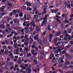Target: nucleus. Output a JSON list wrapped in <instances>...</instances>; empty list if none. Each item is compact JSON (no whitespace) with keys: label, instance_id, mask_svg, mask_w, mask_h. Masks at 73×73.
Instances as JSON below:
<instances>
[{"label":"nucleus","instance_id":"f257e3e1","mask_svg":"<svg viewBox=\"0 0 73 73\" xmlns=\"http://www.w3.org/2000/svg\"><path fill=\"white\" fill-rule=\"evenodd\" d=\"M48 7V5H44V8L43 9V12H42V14L44 15V14L46 13V10H47V7Z\"/></svg>","mask_w":73,"mask_h":73},{"label":"nucleus","instance_id":"f03ea898","mask_svg":"<svg viewBox=\"0 0 73 73\" xmlns=\"http://www.w3.org/2000/svg\"><path fill=\"white\" fill-rule=\"evenodd\" d=\"M60 61L59 64H58V65L59 66H60V67H61L63 64H64V61L63 60H60Z\"/></svg>","mask_w":73,"mask_h":73},{"label":"nucleus","instance_id":"7ed1b4c3","mask_svg":"<svg viewBox=\"0 0 73 73\" xmlns=\"http://www.w3.org/2000/svg\"><path fill=\"white\" fill-rule=\"evenodd\" d=\"M39 35L38 34H37L34 37V38L35 40H38V39H39Z\"/></svg>","mask_w":73,"mask_h":73},{"label":"nucleus","instance_id":"20e7f679","mask_svg":"<svg viewBox=\"0 0 73 73\" xmlns=\"http://www.w3.org/2000/svg\"><path fill=\"white\" fill-rule=\"evenodd\" d=\"M31 53L33 55H34V56H36V54H37V52H36V51L34 50H33L31 51Z\"/></svg>","mask_w":73,"mask_h":73},{"label":"nucleus","instance_id":"39448f33","mask_svg":"<svg viewBox=\"0 0 73 73\" xmlns=\"http://www.w3.org/2000/svg\"><path fill=\"white\" fill-rule=\"evenodd\" d=\"M61 32H56L55 33L54 35L55 36L57 37L58 36H60V35H61Z\"/></svg>","mask_w":73,"mask_h":73},{"label":"nucleus","instance_id":"423d86ee","mask_svg":"<svg viewBox=\"0 0 73 73\" xmlns=\"http://www.w3.org/2000/svg\"><path fill=\"white\" fill-rule=\"evenodd\" d=\"M24 51H26V53H28V52H29V50L28 49V47L27 46H25L24 48Z\"/></svg>","mask_w":73,"mask_h":73},{"label":"nucleus","instance_id":"0eeeda50","mask_svg":"<svg viewBox=\"0 0 73 73\" xmlns=\"http://www.w3.org/2000/svg\"><path fill=\"white\" fill-rule=\"evenodd\" d=\"M1 23L2 24L1 25V28H2L3 29H5V25H4V23H3V22H1Z\"/></svg>","mask_w":73,"mask_h":73},{"label":"nucleus","instance_id":"6e6552de","mask_svg":"<svg viewBox=\"0 0 73 73\" xmlns=\"http://www.w3.org/2000/svg\"><path fill=\"white\" fill-rule=\"evenodd\" d=\"M33 70L35 72H37L39 71V69L37 67H36L35 69Z\"/></svg>","mask_w":73,"mask_h":73},{"label":"nucleus","instance_id":"1a4fd4ad","mask_svg":"<svg viewBox=\"0 0 73 73\" xmlns=\"http://www.w3.org/2000/svg\"><path fill=\"white\" fill-rule=\"evenodd\" d=\"M5 7L4 6H3L2 7H1L0 8L1 11L2 12L4 11V9H5Z\"/></svg>","mask_w":73,"mask_h":73},{"label":"nucleus","instance_id":"9d476101","mask_svg":"<svg viewBox=\"0 0 73 73\" xmlns=\"http://www.w3.org/2000/svg\"><path fill=\"white\" fill-rule=\"evenodd\" d=\"M38 59L40 60H42L43 59V57L42 55H38Z\"/></svg>","mask_w":73,"mask_h":73},{"label":"nucleus","instance_id":"9b49d317","mask_svg":"<svg viewBox=\"0 0 73 73\" xmlns=\"http://www.w3.org/2000/svg\"><path fill=\"white\" fill-rule=\"evenodd\" d=\"M45 17H43V21H47V19L46 18L48 17V15L47 14H46L44 16Z\"/></svg>","mask_w":73,"mask_h":73},{"label":"nucleus","instance_id":"f8f14e48","mask_svg":"<svg viewBox=\"0 0 73 73\" xmlns=\"http://www.w3.org/2000/svg\"><path fill=\"white\" fill-rule=\"evenodd\" d=\"M5 12L1 13V15H0V19L1 18V16H4V15H5Z\"/></svg>","mask_w":73,"mask_h":73},{"label":"nucleus","instance_id":"ddd939ff","mask_svg":"<svg viewBox=\"0 0 73 73\" xmlns=\"http://www.w3.org/2000/svg\"><path fill=\"white\" fill-rule=\"evenodd\" d=\"M18 45L17 43H15L13 44V46L14 48H17Z\"/></svg>","mask_w":73,"mask_h":73},{"label":"nucleus","instance_id":"4468645a","mask_svg":"<svg viewBox=\"0 0 73 73\" xmlns=\"http://www.w3.org/2000/svg\"><path fill=\"white\" fill-rule=\"evenodd\" d=\"M38 15H34L33 19L35 20L36 19H38Z\"/></svg>","mask_w":73,"mask_h":73},{"label":"nucleus","instance_id":"2eb2a0df","mask_svg":"<svg viewBox=\"0 0 73 73\" xmlns=\"http://www.w3.org/2000/svg\"><path fill=\"white\" fill-rule=\"evenodd\" d=\"M47 22V21H42V24L41 25V27H43L44 26V24L45 23H46Z\"/></svg>","mask_w":73,"mask_h":73},{"label":"nucleus","instance_id":"dca6fc26","mask_svg":"<svg viewBox=\"0 0 73 73\" xmlns=\"http://www.w3.org/2000/svg\"><path fill=\"white\" fill-rule=\"evenodd\" d=\"M26 71L27 73H31V70L30 69L27 68L26 69Z\"/></svg>","mask_w":73,"mask_h":73},{"label":"nucleus","instance_id":"f3484780","mask_svg":"<svg viewBox=\"0 0 73 73\" xmlns=\"http://www.w3.org/2000/svg\"><path fill=\"white\" fill-rule=\"evenodd\" d=\"M67 65V64L66 63L64 64L63 67V69H66V68H68Z\"/></svg>","mask_w":73,"mask_h":73},{"label":"nucleus","instance_id":"a211bd4d","mask_svg":"<svg viewBox=\"0 0 73 73\" xmlns=\"http://www.w3.org/2000/svg\"><path fill=\"white\" fill-rule=\"evenodd\" d=\"M28 64H27L25 65V66L24 67H23V69L25 70V69H26V68H27L28 67Z\"/></svg>","mask_w":73,"mask_h":73},{"label":"nucleus","instance_id":"6ab92c4d","mask_svg":"<svg viewBox=\"0 0 73 73\" xmlns=\"http://www.w3.org/2000/svg\"><path fill=\"white\" fill-rule=\"evenodd\" d=\"M25 4L27 5V6H31V4L30 3H28L27 1H26L25 3Z\"/></svg>","mask_w":73,"mask_h":73},{"label":"nucleus","instance_id":"aec40b11","mask_svg":"<svg viewBox=\"0 0 73 73\" xmlns=\"http://www.w3.org/2000/svg\"><path fill=\"white\" fill-rule=\"evenodd\" d=\"M35 13L36 14H38V16H40L41 15V13H39L38 12V11H37V10H36V11H35Z\"/></svg>","mask_w":73,"mask_h":73},{"label":"nucleus","instance_id":"412c9836","mask_svg":"<svg viewBox=\"0 0 73 73\" xmlns=\"http://www.w3.org/2000/svg\"><path fill=\"white\" fill-rule=\"evenodd\" d=\"M56 62V64H59L60 63V60L58 59H56L55 60Z\"/></svg>","mask_w":73,"mask_h":73},{"label":"nucleus","instance_id":"4be33fe9","mask_svg":"<svg viewBox=\"0 0 73 73\" xmlns=\"http://www.w3.org/2000/svg\"><path fill=\"white\" fill-rule=\"evenodd\" d=\"M57 23L56 22H55L53 24V26L54 28H56V27H57Z\"/></svg>","mask_w":73,"mask_h":73},{"label":"nucleus","instance_id":"5701e85b","mask_svg":"<svg viewBox=\"0 0 73 73\" xmlns=\"http://www.w3.org/2000/svg\"><path fill=\"white\" fill-rule=\"evenodd\" d=\"M64 55L62 56V57L60 58L59 59L60 60H63L64 58Z\"/></svg>","mask_w":73,"mask_h":73},{"label":"nucleus","instance_id":"b1692460","mask_svg":"<svg viewBox=\"0 0 73 73\" xmlns=\"http://www.w3.org/2000/svg\"><path fill=\"white\" fill-rule=\"evenodd\" d=\"M17 63L18 64H19V65H21V61L19 60L17 61Z\"/></svg>","mask_w":73,"mask_h":73},{"label":"nucleus","instance_id":"393cba45","mask_svg":"<svg viewBox=\"0 0 73 73\" xmlns=\"http://www.w3.org/2000/svg\"><path fill=\"white\" fill-rule=\"evenodd\" d=\"M66 64L67 65H70V62L68 61V60H66Z\"/></svg>","mask_w":73,"mask_h":73},{"label":"nucleus","instance_id":"a878e982","mask_svg":"<svg viewBox=\"0 0 73 73\" xmlns=\"http://www.w3.org/2000/svg\"><path fill=\"white\" fill-rule=\"evenodd\" d=\"M27 55L28 57H31V56H32V54L30 53H29L27 54Z\"/></svg>","mask_w":73,"mask_h":73},{"label":"nucleus","instance_id":"bb28decb","mask_svg":"<svg viewBox=\"0 0 73 73\" xmlns=\"http://www.w3.org/2000/svg\"><path fill=\"white\" fill-rule=\"evenodd\" d=\"M10 56L11 57H12V58H14V57H13V54L12 52H10Z\"/></svg>","mask_w":73,"mask_h":73},{"label":"nucleus","instance_id":"cd10ccee","mask_svg":"<svg viewBox=\"0 0 73 73\" xmlns=\"http://www.w3.org/2000/svg\"><path fill=\"white\" fill-rule=\"evenodd\" d=\"M68 33H71L72 32V29H69L68 31Z\"/></svg>","mask_w":73,"mask_h":73},{"label":"nucleus","instance_id":"c85d7f7f","mask_svg":"<svg viewBox=\"0 0 73 73\" xmlns=\"http://www.w3.org/2000/svg\"><path fill=\"white\" fill-rule=\"evenodd\" d=\"M9 64H7V65L8 66H11V65H12V63H11V62H9Z\"/></svg>","mask_w":73,"mask_h":73},{"label":"nucleus","instance_id":"c756f323","mask_svg":"<svg viewBox=\"0 0 73 73\" xmlns=\"http://www.w3.org/2000/svg\"><path fill=\"white\" fill-rule=\"evenodd\" d=\"M14 23H17V22H19V21L17 19H14Z\"/></svg>","mask_w":73,"mask_h":73},{"label":"nucleus","instance_id":"7c9ffc66","mask_svg":"<svg viewBox=\"0 0 73 73\" xmlns=\"http://www.w3.org/2000/svg\"><path fill=\"white\" fill-rule=\"evenodd\" d=\"M13 12V13H14V14H16V13L17 12V11H16V10H14L12 11Z\"/></svg>","mask_w":73,"mask_h":73},{"label":"nucleus","instance_id":"2f4dec72","mask_svg":"<svg viewBox=\"0 0 73 73\" xmlns=\"http://www.w3.org/2000/svg\"><path fill=\"white\" fill-rule=\"evenodd\" d=\"M40 54L43 56L45 54V52L44 51H41L40 53Z\"/></svg>","mask_w":73,"mask_h":73},{"label":"nucleus","instance_id":"473e14b6","mask_svg":"<svg viewBox=\"0 0 73 73\" xmlns=\"http://www.w3.org/2000/svg\"><path fill=\"white\" fill-rule=\"evenodd\" d=\"M37 11V9H36V7H34L33 8V11L34 12H35Z\"/></svg>","mask_w":73,"mask_h":73},{"label":"nucleus","instance_id":"72a5a7b5","mask_svg":"<svg viewBox=\"0 0 73 73\" xmlns=\"http://www.w3.org/2000/svg\"><path fill=\"white\" fill-rule=\"evenodd\" d=\"M39 42L40 43V45H42L43 44V42L42 41L40 40L39 41Z\"/></svg>","mask_w":73,"mask_h":73},{"label":"nucleus","instance_id":"f704fd0d","mask_svg":"<svg viewBox=\"0 0 73 73\" xmlns=\"http://www.w3.org/2000/svg\"><path fill=\"white\" fill-rule=\"evenodd\" d=\"M35 7H37V8H38V7H40V5H39V4L38 3H36L35 4Z\"/></svg>","mask_w":73,"mask_h":73},{"label":"nucleus","instance_id":"c9c22d12","mask_svg":"<svg viewBox=\"0 0 73 73\" xmlns=\"http://www.w3.org/2000/svg\"><path fill=\"white\" fill-rule=\"evenodd\" d=\"M47 40L46 39H44L43 40V43L44 44H46V42Z\"/></svg>","mask_w":73,"mask_h":73},{"label":"nucleus","instance_id":"e433bc0d","mask_svg":"<svg viewBox=\"0 0 73 73\" xmlns=\"http://www.w3.org/2000/svg\"><path fill=\"white\" fill-rule=\"evenodd\" d=\"M23 14L22 13H20L19 16L20 17H23Z\"/></svg>","mask_w":73,"mask_h":73},{"label":"nucleus","instance_id":"4c0bfd02","mask_svg":"<svg viewBox=\"0 0 73 73\" xmlns=\"http://www.w3.org/2000/svg\"><path fill=\"white\" fill-rule=\"evenodd\" d=\"M5 63L4 62H2V64L1 63V66H3L4 65H5Z\"/></svg>","mask_w":73,"mask_h":73},{"label":"nucleus","instance_id":"58836bf2","mask_svg":"<svg viewBox=\"0 0 73 73\" xmlns=\"http://www.w3.org/2000/svg\"><path fill=\"white\" fill-rule=\"evenodd\" d=\"M27 24V23L26 22H24V23L23 24V26H26V25Z\"/></svg>","mask_w":73,"mask_h":73},{"label":"nucleus","instance_id":"ea45409f","mask_svg":"<svg viewBox=\"0 0 73 73\" xmlns=\"http://www.w3.org/2000/svg\"><path fill=\"white\" fill-rule=\"evenodd\" d=\"M35 45H33L31 46V48L32 49H35Z\"/></svg>","mask_w":73,"mask_h":73},{"label":"nucleus","instance_id":"a19ab883","mask_svg":"<svg viewBox=\"0 0 73 73\" xmlns=\"http://www.w3.org/2000/svg\"><path fill=\"white\" fill-rule=\"evenodd\" d=\"M28 38V36L27 35H26L25 36V37H24L25 40V39H26L27 38Z\"/></svg>","mask_w":73,"mask_h":73},{"label":"nucleus","instance_id":"79ce46f5","mask_svg":"<svg viewBox=\"0 0 73 73\" xmlns=\"http://www.w3.org/2000/svg\"><path fill=\"white\" fill-rule=\"evenodd\" d=\"M8 52L7 50H6L5 52V55H8Z\"/></svg>","mask_w":73,"mask_h":73},{"label":"nucleus","instance_id":"37998d69","mask_svg":"<svg viewBox=\"0 0 73 73\" xmlns=\"http://www.w3.org/2000/svg\"><path fill=\"white\" fill-rule=\"evenodd\" d=\"M31 25H34V24H35V22L33 21L31 22Z\"/></svg>","mask_w":73,"mask_h":73},{"label":"nucleus","instance_id":"c03bdc74","mask_svg":"<svg viewBox=\"0 0 73 73\" xmlns=\"http://www.w3.org/2000/svg\"><path fill=\"white\" fill-rule=\"evenodd\" d=\"M19 50L21 52L23 53V48H21Z\"/></svg>","mask_w":73,"mask_h":73},{"label":"nucleus","instance_id":"a18cd8bd","mask_svg":"<svg viewBox=\"0 0 73 73\" xmlns=\"http://www.w3.org/2000/svg\"><path fill=\"white\" fill-rule=\"evenodd\" d=\"M37 30L38 31H40V27H36Z\"/></svg>","mask_w":73,"mask_h":73},{"label":"nucleus","instance_id":"49530a36","mask_svg":"<svg viewBox=\"0 0 73 73\" xmlns=\"http://www.w3.org/2000/svg\"><path fill=\"white\" fill-rule=\"evenodd\" d=\"M71 8V7H70V5L69 4L68 5L67 7V8H69V9H70Z\"/></svg>","mask_w":73,"mask_h":73},{"label":"nucleus","instance_id":"de8ad7c7","mask_svg":"<svg viewBox=\"0 0 73 73\" xmlns=\"http://www.w3.org/2000/svg\"><path fill=\"white\" fill-rule=\"evenodd\" d=\"M56 18H58L59 19H61V17H59L58 15H56Z\"/></svg>","mask_w":73,"mask_h":73},{"label":"nucleus","instance_id":"09e8293b","mask_svg":"<svg viewBox=\"0 0 73 73\" xmlns=\"http://www.w3.org/2000/svg\"><path fill=\"white\" fill-rule=\"evenodd\" d=\"M46 31H45L42 33V35L43 36H45V35H46Z\"/></svg>","mask_w":73,"mask_h":73},{"label":"nucleus","instance_id":"8fccbe9b","mask_svg":"<svg viewBox=\"0 0 73 73\" xmlns=\"http://www.w3.org/2000/svg\"><path fill=\"white\" fill-rule=\"evenodd\" d=\"M23 9H27V7H26V6H23Z\"/></svg>","mask_w":73,"mask_h":73},{"label":"nucleus","instance_id":"3c124183","mask_svg":"<svg viewBox=\"0 0 73 73\" xmlns=\"http://www.w3.org/2000/svg\"><path fill=\"white\" fill-rule=\"evenodd\" d=\"M50 25H48V26H47V28H48V30H49V31H50V30H51V29H50Z\"/></svg>","mask_w":73,"mask_h":73},{"label":"nucleus","instance_id":"603ef678","mask_svg":"<svg viewBox=\"0 0 73 73\" xmlns=\"http://www.w3.org/2000/svg\"><path fill=\"white\" fill-rule=\"evenodd\" d=\"M13 42H14V43H15V44L16 43V42H17V40L16 39L13 40Z\"/></svg>","mask_w":73,"mask_h":73},{"label":"nucleus","instance_id":"864d4df0","mask_svg":"<svg viewBox=\"0 0 73 73\" xmlns=\"http://www.w3.org/2000/svg\"><path fill=\"white\" fill-rule=\"evenodd\" d=\"M69 17L71 18L73 17V14H70V15H69Z\"/></svg>","mask_w":73,"mask_h":73},{"label":"nucleus","instance_id":"5fc2aeb1","mask_svg":"<svg viewBox=\"0 0 73 73\" xmlns=\"http://www.w3.org/2000/svg\"><path fill=\"white\" fill-rule=\"evenodd\" d=\"M15 31H13L11 33L12 34H15Z\"/></svg>","mask_w":73,"mask_h":73},{"label":"nucleus","instance_id":"6e6d98bb","mask_svg":"<svg viewBox=\"0 0 73 73\" xmlns=\"http://www.w3.org/2000/svg\"><path fill=\"white\" fill-rule=\"evenodd\" d=\"M64 46H62L61 48V49L62 50H64Z\"/></svg>","mask_w":73,"mask_h":73},{"label":"nucleus","instance_id":"4d7b16f0","mask_svg":"<svg viewBox=\"0 0 73 73\" xmlns=\"http://www.w3.org/2000/svg\"><path fill=\"white\" fill-rule=\"evenodd\" d=\"M70 65H73V61H70Z\"/></svg>","mask_w":73,"mask_h":73},{"label":"nucleus","instance_id":"13d9d810","mask_svg":"<svg viewBox=\"0 0 73 73\" xmlns=\"http://www.w3.org/2000/svg\"><path fill=\"white\" fill-rule=\"evenodd\" d=\"M9 69L10 70H12L13 69V66H11L9 67Z\"/></svg>","mask_w":73,"mask_h":73},{"label":"nucleus","instance_id":"bf43d9fd","mask_svg":"<svg viewBox=\"0 0 73 73\" xmlns=\"http://www.w3.org/2000/svg\"><path fill=\"white\" fill-rule=\"evenodd\" d=\"M64 40H65L66 41H67V40H68V38L66 37H64Z\"/></svg>","mask_w":73,"mask_h":73},{"label":"nucleus","instance_id":"052dcab7","mask_svg":"<svg viewBox=\"0 0 73 73\" xmlns=\"http://www.w3.org/2000/svg\"><path fill=\"white\" fill-rule=\"evenodd\" d=\"M9 23L11 25H12L13 23V21H11Z\"/></svg>","mask_w":73,"mask_h":73},{"label":"nucleus","instance_id":"680f3d73","mask_svg":"<svg viewBox=\"0 0 73 73\" xmlns=\"http://www.w3.org/2000/svg\"><path fill=\"white\" fill-rule=\"evenodd\" d=\"M25 41H26L27 42L28 41H29V38H27L25 39Z\"/></svg>","mask_w":73,"mask_h":73},{"label":"nucleus","instance_id":"e2e57ef3","mask_svg":"<svg viewBox=\"0 0 73 73\" xmlns=\"http://www.w3.org/2000/svg\"><path fill=\"white\" fill-rule=\"evenodd\" d=\"M30 31H34V30L33 29V28L32 27H30Z\"/></svg>","mask_w":73,"mask_h":73},{"label":"nucleus","instance_id":"0e129e2a","mask_svg":"<svg viewBox=\"0 0 73 73\" xmlns=\"http://www.w3.org/2000/svg\"><path fill=\"white\" fill-rule=\"evenodd\" d=\"M64 22L65 23H69V21L67 20H65Z\"/></svg>","mask_w":73,"mask_h":73},{"label":"nucleus","instance_id":"69168bd1","mask_svg":"<svg viewBox=\"0 0 73 73\" xmlns=\"http://www.w3.org/2000/svg\"><path fill=\"white\" fill-rule=\"evenodd\" d=\"M65 36L66 37H68L69 35H68V34H66L65 35Z\"/></svg>","mask_w":73,"mask_h":73},{"label":"nucleus","instance_id":"338daca9","mask_svg":"<svg viewBox=\"0 0 73 73\" xmlns=\"http://www.w3.org/2000/svg\"><path fill=\"white\" fill-rule=\"evenodd\" d=\"M65 55L67 57H68V56H69V54L68 53H66V54H65Z\"/></svg>","mask_w":73,"mask_h":73},{"label":"nucleus","instance_id":"774afa93","mask_svg":"<svg viewBox=\"0 0 73 73\" xmlns=\"http://www.w3.org/2000/svg\"><path fill=\"white\" fill-rule=\"evenodd\" d=\"M58 52H61V51H62V50H61V49H58Z\"/></svg>","mask_w":73,"mask_h":73}]
</instances>
